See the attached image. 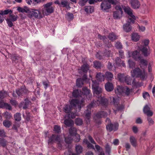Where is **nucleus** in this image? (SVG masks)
<instances>
[{"instance_id": "obj_46", "label": "nucleus", "mask_w": 155, "mask_h": 155, "mask_svg": "<svg viewBox=\"0 0 155 155\" xmlns=\"http://www.w3.org/2000/svg\"><path fill=\"white\" fill-rule=\"evenodd\" d=\"M130 92V90L127 87H124V92L127 96H128Z\"/></svg>"}, {"instance_id": "obj_33", "label": "nucleus", "mask_w": 155, "mask_h": 155, "mask_svg": "<svg viewBox=\"0 0 155 155\" xmlns=\"http://www.w3.org/2000/svg\"><path fill=\"white\" fill-rule=\"evenodd\" d=\"M76 84L78 87H81L83 85V81L81 78H78L77 79Z\"/></svg>"}, {"instance_id": "obj_3", "label": "nucleus", "mask_w": 155, "mask_h": 155, "mask_svg": "<svg viewBox=\"0 0 155 155\" xmlns=\"http://www.w3.org/2000/svg\"><path fill=\"white\" fill-rule=\"evenodd\" d=\"M123 8L124 12L133 19L131 18H129L127 21V23L123 26L124 30L126 32H129L131 29V26L130 25L131 23L133 24L134 23V20H136V18L133 15V11L129 7L124 6L123 7Z\"/></svg>"}, {"instance_id": "obj_5", "label": "nucleus", "mask_w": 155, "mask_h": 155, "mask_svg": "<svg viewBox=\"0 0 155 155\" xmlns=\"http://www.w3.org/2000/svg\"><path fill=\"white\" fill-rule=\"evenodd\" d=\"M55 141L58 142V146L59 148L60 149H61L63 141L61 140L60 136H56L53 134L49 137L48 143V144H52L54 143Z\"/></svg>"}, {"instance_id": "obj_17", "label": "nucleus", "mask_w": 155, "mask_h": 155, "mask_svg": "<svg viewBox=\"0 0 155 155\" xmlns=\"http://www.w3.org/2000/svg\"><path fill=\"white\" fill-rule=\"evenodd\" d=\"M130 3L134 8L137 9L140 7V4L138 0H131Z\"/></svg>"}, {"instance_id": "obj_9", "label": "nucleus", "mask_w": 155, "mask_h": 155, "mask_svg": "<svg viewBox=\"0 0 155 155\" xmlns=\"http://www.w3.org/2000/svg\"><path fill=\"white\" fill-rule=\"evenodd\" d=\"M28 16L31 18L34 17L35 18H43V15L40 10L38 9H32L30 11Z\"/></svg>"}, {"instance_id": "obj_4", "label": "nucleus", "mask_w": 155, "mask_h": 155, "mask_svg": "<svg viewBox=\"0 0 155 155\" xmlns=\"http://www.w3.org/2000/svg\"><path fill=\"white\" fill-rule=\"evenodd\" d=\"M141 70L139 68H135L131 71L132 76L133 77L140 78L142 80L146 79L147 77V73L144 69Z\"/></svg>"}, {"instance_id": "obj_28", "label": "nucleus", "mask_w": 155, "mask_h": 155, "mask_svg": "<svg viewBox=\"0 0 155 155\" xmlns=\"http://www.w3.org/2000/svg\"><path fill=\"white\" fill-rule=\"evenodd\" d=\"M118 36L115 33L111 32L109 34L108 38L111 41H114L117 38Z\"/></svg>"}, {"instance_id": "obj_24", "label": "nucleus", "mask_w": 155, "mask_h": 155, "mask_svg": "<svg viewBox=\"0 0 155 155\" xmlns=\"http://www.w3.org/2000/svg\"><path fill=\"white\" fill-rule=\"evenodd\" d=\"M115 93L117 94H120L124 92V87L118 86L115 90Z\"/></svg>"}, {"instance_id": "obj_59", "label": "nucleus", "mask_w": 155, "mask_h": 155, "mask_svg": "<svg viewBox=\"0 0 155 155\" xmlns=\"http://www.w3.org/2000/svg\"><path fill=\"white\" fill-rule=\"evenodd\" d=\"M61 4L63 7H65L68 5V3L66 0H62L61 2Z\"/></svg>"}, {"instance_id": "obj_47", "label": "nucleus", "mask_w": 155, "mask_h": 155, "mask_svg": "<svg viewBox=\"0 0 155 155\" xmlns=\"http://www.w3.org/2000/svg\"><path fill=\"white\" fill-rule=\"evenodd\" d=\"M105 148L106 152L109 155L110 153L111 147L108 143L106 145Z\"/></svg>"}, {"instance_id": "obj_52", "label": "nucleus", "mask_w": 155, "mask_h": 155, "mask_svg": "<svg viewBox=\"0 0 155 155\" xmlns=\"http://www.w3.org/2000/svg\"><path fill=\"white\" fill-rule=\"evenodd\" d=\"M128 64H129V67L132 68H134L135 66V63L134 62L129 60H128Z\"/></svg>"}, {"instance_id": "obj_41", "label": "nucleus", "mask_w": 155, "mask_h": 155, "mask_svg": "<svg viewBox=\"0 0 155 155\" xmlns=\"http://www.w3.org/2000/svg\"><path fill=\"white\" fill-rule=\"evenodd\" d=\"M125 79L124 82L128 85H130L132 81L131 78L129 76H127Z\"/></svg>"}, {"instance_id": "obj_31", "label": "nucleus", "mask_w": 155, "mask_h": 155, "mask_svg": "<svg viewBox=\"0 0 155 155\" xmlns=\"http://www.w3.org/2000/svg\"><path fill=\"white\" fill-rule=\"evenodd\" d=\"M140 38V36L137 33H134L132 35V39L134 41L136 42L138 41Z\"/></svg>"}, {"instance_id": "obj_27", "label": "nucleus", "mask_w": 155, "mask_h": 155, "mask_svg": "<svg viewBox=\"0 0 155 155\" xmlns=\"http://www.w3.org/2000/svg\"><path fill=\"white\" fill-rule=\"evenodd\" d=\"M126 76L123 74L119 73L117 74V78L119 81L121 82H124Z\"/></svg>"}, {"instance_id": "obj_20", "label": "nucleus", "mask_w": 155, "mask_h": 155, "mask_svg": "<svg viewBox=\"0 0 155 155\" xmlns=\"http://www.w3.org/2000/svg\"><path fill=\"white\" fill-rule=\"evenodd\" d=\"M105 89L107 91H111L114 89V86L112 83L107 82L105 85Z\"/></svg>"}, {"instance_id": "obj_64", "label": "nucleus", "mask_w": 155, "mask_h": 155, "mask_svg": "<svg viewBox=\"0 0 155 155\" xmlns=\"http://www.w3.org/2000/svg\"><path fill=\"white\" fill-rule=\"evenodd\" d=\"M76 114L75 113L70 112L69 114V117L73 119L75 117Z\"/></svg>"}, {"instance_id": "obj_2", "label": "nucleus", "mask_w": 155, "mask_h": 155, "mask_svg": "<svg viewBox=\"0 0 155 155\" xmlns=\"http://www.w3.org/2000/svg\"><path fill=\"white\" fill-rule=\"evenodd\" d=\"M84 99H81L80 101L77 99H73L70 101V104H66L63 108V111L66 113H69L73 107L78 109L79 111H80L82 107L84 104L83 102Z\"/></svg>"}, {"instance_id": "obj_58", "label": "nucleus", "mask_w": 155, "mask_h": 155, "mask_svg": "<svg viewBox=\"0 0 155 155\" xmlns=\"http://www.w3.org/2000/svg\"><path fill=\"white\" fill-rule=\"evenodd\" d=\"M7 23L8 25V26L10 27H11L13 26V24L11 20L10 19H7L6 20Z\"/></svg>"}, {"instance_id": "obj_50", "label": "nucleus", "mask_w": 155, "mask_h": 155, "mask_svg": "<svg viewBox=\"0 0 155 155\" xmlns=\"http://www.w3.org/2000/svg\"><path fill=\"white\" fill-rule=\"evenodd\" d=\"M115 63L116 65L117 66H121V63L122 61L121 60L119 57H117L115 59Z\"/></svg>"}, {"instance_id": "obj_55", "label": "nucleus", "mask_w": 155, "mask_h": 155, "mask_svg": "<svg viewBox=\"0 0 155 155\" xmlns=\"http://www.w3.org/2000/svg\"><path fill=\"white\" fill-rule=\"evenodd\" d=\"M149 42L150 41L148 39H145L143 40L142 41V43L143 45V46H145L146 47L148 46Z\"/></svg>"}, {"instance_id": "obj_63", "label": "nucleus", "mask_w": 155, "mask_h": 155, "mask_svg": "<svg viewBox=\"0 0 155 155\" xmlns=\"http://www.w3.org/2000/svg\"><path fill=\"white\" fill-rule=\"evenodd\" d=\"M143 96L144 99H146L149 97V94L148 92H145L143 93Z\"/></svg>"}, {"instance_id": "obj_30", "label": "nucleus", "mask_w": 155, "mask_h": 155, "mask_svg": "<svg viewBox=\"0 0 155 155\" xmlns=\"http://www.w3.org/2000/svg\"><path fill=\"white\" fill-rule=\"evenodd\" d=\"M29 103V101L28 100L25 99V100L24 102H21V107L23 106V107L24 109H26L28 107V105Z\"/></svg>"}, {"instance_id": "obj_1", "label": "nucleus", "mask_w": 155, "mask_h": 155, "mask_svg": "<svg viewBox=\"0 0 155 155\" xmlns=\"http://www.w3.org/2000/svg\"><path fill=\"white\" fill-rule=\"evenodd\" d=\"M108 103V100L104 97H101L99 98L98 100L96 101H93L91 102L87 106V108L86 111H85V119L87 123L88 124L90 121L91 108L95 106H99L100 105L103 107H106L107 106Z\"/></svg>"}, {"instance_id": "obj_18", "label": "nucleus", "mask_w": 155, "mask_h": 155, "mask_svg": "<svg viewBox=\"0 0 155 155\" xmlns=\"http://www.w3.org/2000/svg\"><path fill=\"white\" fill-rule=\"evenodd\" d=\"M107 112L104 111H99L95 115V116L98 118H100L103 117H107Z\"/></svg>"}, {"instance_id": "obj_22", "label": "nucleus", "mask_w": 155, "mask_h": 155, "mask_svg": "<svg viewBox=\"0 0 155 155\" xmlns=\"http://www.w3.org/2000/svg\"><path fill=\"white\" fill-rule=\"evenodd\" d=\"M97 80L98 81H104V74L101 72L97 73L96 75Z\"/></svg>"}, {"instance_id": "obj_60", "label": "nucleus", "mask_w": 155, "mask_h": 155, "mask_svg": "<svg viewBox=\"0 0 155 155\" xmlns=\"http://www.w3.org/2000/svg\"><path fill=\"white\" fill-rule=\"evenodd\" d=\"M33 3L34 5L44 2L45 0H32Z\"/></svg>"}, {"instance_id": "obj_44", "label": "nucleus", "mask_w": 155, "mask_h": 155, "mask_svg": "<svg viewBox=\"0 0 155 155\" xmlns=\"http://www.w3.org/2000/svg\"><path fill=\"white\" fill-rule=\"evenodd\" d=\"M18 18V16L17 15H15L13 14L10 15H9V18L8 19H10L12 21H15Z\"/></svg>"}, {"instance_id": "obj_26", "label": "nucleus", "mask_w": 155, "mask_h": 155, "mask_svg": "<svg viewBox=\"0 0 155 155\" xmlns=\"http://www.w3.org/2000/svg\"><path fill=\"white\" fill-rule=\"evenodd\" d=\"M84 8V11L87 13H92L94 12V7L93 6H86Z\"/></svg>"}, {"instance_id": "obj_19", "label": "nucleus", "mask_w": 155, "mask_h": 155, "mask_svg": "<svg viewBox=\"0 0 155 155\" xmlns=\"http://www.w3.org/2000/svg\"><path fill=\"white\" fill-rule=\"evenodd\" d=\"M89 65L88 64L86 63L81 66L80 70L84 73H86L89 70Z\"/></svg>"}, {"instance_id": "obj_49", "label": "nucleus", "mask_w": 155, "mask_h": 155, "mask_svg": "<svg viewBox=\"0 0 155 155\" xmlns=\"http://www.w3.org/2000/svg\"><path fill=\"white\" fill-rule=\"evenodd\" d=\"M98 37L101 40H102L105 43L107 41V37L105 36H102L100 34H98Z\"/></svg>"}, {"instance_id": "obj_45", "label": "nucleus", "mask_w": 155, "mask_h": 155, "mask_svg": "<svg viewBox=\"0 0 155 155\" xmlns=\"http://www.w3.org/2000/svg\"><path fill=\"white\" fill-rule=\"evenodd\" d=\"M75 124L77 125H81L83 124V121L81 119L77 118L75 119Z\"/></svg>"}, {"instance_id": "obj_12", "label": "nucleus", "mask_w": 155, "mask_h": 155, "mask_svg": "<svg viewBox=\"0 0 155 155\" xmlns=\"http://www.w3.org/2000/svg\"><path fill=\"white\" fill-rule=\"evenodd\" d=\"M140 50L141 51L142 54L144 57L149 56L150 53V50L149 46L146 47L142 46L139 48Z\"/></svg>"}, {"instance_id": "obj_57", "label": "nucleus", "mask_w": 155, "mask_h": 155, "mask_svg": "<svg viewBox=\"0 0 155 155\" xmlns=\"http://www.w3.org/2000/svg\"><path fill=\"white\" fill-rule=\"evenodd\" d=\"M74 136H75V137L74 139L75 141L76 142H79L81 139L80 135L77 134Z\"/></svg>"}, {"instance_id": "obj_62", "label": "nucleus", "mask_w": 155, "mask_h": 155, "mask_svg": "<svg viewBox=\"0 0 155 155\" xmlns=\"http://www.w3.org/2000/svg\"><path fill=\"white\" fill-rule=\"evenodd\" d=\"M153 64V62H150L148 64V71L150 73L152 71V65Z\"/></svg>"}, {"instance_id": "obj_48", "label": "nucleus", "mask_w": 155, "mask_h": 155, "mask_svg": "<svg viewBox=\"0 0 155 155\" xmlns=\"http://www.w3.org/2000/svg\"><path fill=\"white\" fill-rule=\"evenodd\" d=\"M7 143V141L2 138H0V144L2 147H5Z\"/></svg>"}, {"instance_id": "obj_8", "label": "nucleus", "mask_w": 155, "mask_h": 155, "mask_svg": "<svg viewBox=\"0 0 155 155\" xmlns=\"http://www.w3.org/2000/svg\"><path fill=\"white\" fill-rule=\"evenodd\" d=\"M106 122L107 124L106 125V128L107 130L110 132L113 130L115 131L117 130L119 125L117 123H115L113 124H111L110 119L108 118L106 119Z\"/></svg>"}, {"instance_id": "obj_35", "label": "nucleus", "mask_w": 155, "mask_h": 155, "mask_svg": "<svg viewBox=\"0 0 155 155\" xmlns=\"http://www.w3.org/2000/svg\"><path fill=\"white\" fill-rule=\"evenodd\" d=\"M105 76L108 80H111L113 78V74L109 72H106L105 74Z\"/></svg>"}, {"instance_id": "obj_15", "label": "nucleus", "mask_w": 155, "mask_h": 155, "mask_svg": "<svg viewBox=\"0 0 155 155\" xmlns=\"http://www.w3.org/2000/svg\"><path fill=\"white\" fill-rule=\"evenodd\" d=\"M132 56L133 58L136 61L140 60L141 58L140 53L137 51H134L133 52Z\"/></svg>"}, {"instance_id": "obj_40", "label": "nucleus", "mask_w": 155, "mask_h": 155, "mask_svg": "<svg viewBox=\"0 0 155 155\" xmlns=\"http://www.w3.org/2000/svg\"><path fill=\"white\" fill-rule=\"evenodd\" d=\"M53 130L55 133L58 134L61 132V127L57 125H55L54 127Z\"/></svg>"}, {"instance_id": "obj_7", "label": "nucleus", "mask_w": 155, "mask_h": 155, "mask_svg": "<svg viewBox=\"0 0 155 155\" xmlns=\"http://www.w3.org/2000/svg\"><path fill=\"white\" fill-rule=\"evenodd\" d=\"M92 81V87L94 94V95H97L99 96L100 94L102 92V89L99 86V83L95 80Z\"/></svg>"}, {"instance_id": "obj_39", "label": "nucleus", "mask_w": 155, "mask_h": 155, "mask_svg": "<svg viewBox=\"0 0 155 155\" xmlns=\"http://www.w3.org/2000/svg\"><path fill=\"white\" fill-rule=\"evenodd\" d=\"M83 91V94H84V95H89L91 91L90 90L88 89L87 87H84L82 88Z\"/></svg>"}, {"instance_id": "obj_38", "label": "nucleus", "mask_w": 155, "mask_h": 155, "mask_svg": "<svg viewBox=\"0 0 155 155\" xmlns=\"http://www.w3.org/2000/svg\"><path fill=\"white\" fill-rule=\"evenodd\" d=\"M8 95V93L6 91H0V99H3Z\"/></svg>"}, {"instance_id": "obj_21", "label": "nucleus", "mask_w": 155, "mask_h": 155, "mask_svg": "<svg viewBox=\"0 0 155 155\" xmlns=\"http://www.w3.org/2000/svg\"><path fill=\"white\" fill-rule=\"evenodd\" d=\"M83 94V92L78 90H75L73 91L72 94V96L74 97H81Z\"/></svg>"}, {"instance_id": "obj_53", "label": "nucleus", "mask_w": 155, "mask_h": 155, "mask_svg": "<svg viewBox=\"0 0 155 155\" xmlns=\"http://www.w3.org/2000/svg\"><path fill=\"white\" fill-rule=\"evenodd\" d=\"M4 115L6 119H9L12 117V115L10 113L8 112H5L4 113Z\"/></svg>"}, {"instance_id": "obj_34", "label": "nucleus", "mask_w": 155, "mask_h": 155, "mask_svg": "<svg viewBox=\"0 0 155 155\" xmlns=\"http://www.w3.org/2000/svg\"><path fill=\"white\" fill-rule=\"evenodd\" d=\"M75 150L78 154H79L82 152L83 148L80 145H77L75 147Z\"/></svg>"}, {"instance_id": "obj_36", "label": "nucleus", "mask_w": 155, "mask_h": 155, "mask_svg": "<svg viewBox=\"0 0 155 155\" xmlns=\"http://www.w3.org/2000/svg\"><path fill=\"white\" fill-rule=\"evenodd\" d=\"M14 117L15 121H20L21 120V114L17 113L14 114Z\"/></svg>"}, {"instance_id": "obj_11", "label": "nucleus", "mask_w": 155, "mask_h": 155, "mask_svg": "<svg viewBox=\"0 0 155 155\" xmlns=\"http://www.w3.org/2000/svg\"><path fill=\"white\" fill-rule=\"evenodd\" d=\"M110 99L112 100L111 101V102L113 103L114 106L116 107L118 111L121 110H123L124 108V106L122 105H120L118 106L119 100L116 98H115L114 97H111Z\"/></svg>"}, {"instance_id": "obj_13", "label": "nucleus", "mask_w": 155, "mask_h": 155, "mask_svg": "<svg viewBox=\"0 0 155 155\" xmlns=\"http://www.w3.org/2000/svg\"><path fill=\"white\" fill-rule=\"evenodd\" d=\"M111 8V5L106 0H104L101 3V8L103 11H106Z\"/></svg>"}, {"instance_id": "obj_6", "label": "nucleus", "mask_w": 155, "mask_h": 155, "mask_svg": "<svg viewBox=\"0 0 155 155\" xmlns=\"http://www.w3.org/2000/svg\"><path fill=\"white\" fill-rule=\"evenodd\" d=\"M70 135L67 137H65V142L67 144H71L73 140L72 136L77 134V130L76 128L71 127L69 129Z\"/></svg>"}, {"instance_id": "obj_61", "label": "nucleus", "mask_w": 155, "mask_h": 155, "mask_svg": "<svg viewBox=\"0 0 155 155\" xmlns=\"http://www.w3.org/2000/svg\"><path fill=\"white\" fill-rule=\"evenodd\" d=\"M150 110V108L147 105H146V106H145L143 109V111L144 113L145 114L147 112H148V111Z\"/></svg>"}, {"instance_id": "obj_16", "label": "nucleus", "mask_w": 155, "mask_h": 155, "mask_svg": "<svg viewBox=\"0 0 155 155\" xmlns=\"http://www.w3.org/2000/svg\"><path fill=\"white\" fill-rule=\"evenodd\" d=\"M139 62V65L141 68L145 70L147 65V61L146 60L140 59Z\"/></svg>"}, {"instance_id": "obj_10", "label": "nucleus", "mask_w": 155, "mask_h": 155, "mask_svg": "<svg viewBox=\"0 0 155 155\" xmlns=\"http://www.w3.org/2000/svg\"><path fill=\"white\" fill-rule=\"evenodd\" d=\"M116 11L114 12L113 17L115 19L120 18L123 13L122 8L120 5H117L115 7Z\"/></svg>"}, {"instance_id": "obj_43", "label": "nucleus", "mask_w": 155, "mask_h": 155, "mask_svg": "<svg viewBox=\"0 0 155 155\" xmlns=\"http://www.w3.org/2000/svg\"><path fill=\"white\" fill-rule=\"evenodd\" d=\"M2 12V15L3 16V15H5L8 14V13L11 14L12 11L10 9H8L4 11L1 10Z\"/></svg>"}, {"instance_id": "obj_54", "label": "nucleus", "mask_w": 155, "mask_h": 155, "mask_svg": "<svg viewBox=\"0 0 155 155\" xmlns=\"http://www.w3.org/2000/svg\"><path fill=\"white\" fill-rule=\"evenodd\" d=\"M64 155H78L74 153H72L71 149H69L68 151L64 153Z\"/></svg>"}, {"instance_id": "obj_42", "label": "nucleus", "mask_w": 155, "mask_h": 155, "mask_svg": "<svg viewBox=\"0 0 155 155\" xmlns=\"http://www.w3.org/2000/svg\"><path fill=\"white\" fill-rule=\"evenodd\" d=\"M94 67L96 68H100L101 66V64L98 61H95L94 62Z\"/></svg>"}, {"instance_id": "obj_32", "label": "nucleus", "mask_w": 155, "mask_h": 155, "mask_svg": "<svg viewBox=\"0 0 155 155\" xmlns=\"http://www.w3.org/2000/svg\"><path fill=\"white\" fill-rule=\"evenodd\" d=\"M12 123L11 122L8 120H4L3 123V125L6 128H9L11 125Z\"/></svg>"}, {"instance_id": "obj_37", "label": "nucleus", "mask_w": 155, "mask_h": 155, "mask_svg": "<svg viewBox=\"0 0 155 155\" xmlns=\"http://www.w3.org/2000/svg\"><path fill=\"white\" fill-rule=\"evenodd\" d=\"M20 123L15 122L12 127V129L16 130V132L18 131V128L20 126Z\"/></svg>"}, {"instance_id": "obj_29", "label": "nucleus", "mask_w": 155, "mask_h": 155, "mask_svg": "<svg viewBox=\"0 0 155 155\" xmlns=\"http://www.w3.org/2000/svg\"><path fill=\"white\" fill-rule=\"evenodd\" d=\"M64 124L66 126L70 127L74 124V123L72 120L65 119L64 121Z\"/></svg>"}, {"instance_id": "obj_56", "label": "nucleus", "mask_w": 155, "mask_h": 155, "mask_svg": "<svg viewBox=\"0 0 155 155\" xmlns=\"http://www.w3.org/2000/svg\"><path fill=\"white\" fill-rule=\"evenodd\" d=\"M115 46L118 49H121L122 48V46L120 42H117L115 45Z\"/></svg>"}, {"instance_id": "obj_25", "label": "nucleus", "mask_w": 155, "mask_h": 155, "mask_svg": "<svg viewBox=\"0 0 155 155\" xmlns=\"http://www.w3.org/2000/svg\"><path fill=\"white\" fill-rule=\"evenodd\" d=\"M130 141L134 147H135L137 145V139L133 136H131L130 138Z\"/></svg>"}, {"instance_id": "obj_51", "label": "nucleus", "mask_w": 155, "mask_h": 155, "mask_svg": "<svg viewBox=\"0 0 155 155\" xmlns=\"http://www.w3.org/2000/svg\"><path fill=\"white\" fill-rule=\"evenodd\" d=\"M147 120L148 121V125L149 126H151L154 124V121L151 118L148 117H147Z\"/></svg>"}, {"instance_id": "obj_14", "label": "nucleus", "mask_w": 155, "mask_h": 155, "mask_svg": "<svg viewBox=\"0 0 155 155\" xmlns=\"http://www.w3.org/2000/svg\"><path fill=\"white\" fill-rule=\"evenodd\" d=\"M53 12L54 8L53 7L43 8L42 10L43 14L46 15H49L50 14L53 13Z\"/></svg>"}, {"instance_id": "obj_23", "label": "nucleus", "mask_w": 155, "mask_h": 155, "mask_svg": "<svg viewBox=\"0 0 155 155\" xmlns=\"http://www.w3.org/2000/svg\"><path fill=\"white\" fill-rule=\"evenodd\" d=\"M26 90L25 87H21L20 88L17 90L16 92L18 96H20L24 93H26Z\"/></svg>"}]
</instances>
